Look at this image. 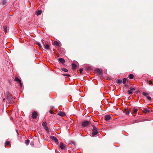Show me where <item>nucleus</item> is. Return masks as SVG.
Masks as SVG:
<instances>
[{"label": "nucleus", "instance_id": "33", "mask_svg": "<svg viewBox=\"0 0 153 153\" xmlns=\"http://www.w3.org/2000/svg\"><path fill=\"white\" fill-rule=\"evenodd\" d=\"M7 98L8 99L9 101H11L12 100V98H10L9 97H8Z\"/></svg>", "mask_w": 153, "mask_h": 153}, {"label": "nucleus", "instance_id": "2", "mask_svg": "<svg viewBox=\"0 0 153 153\" xmlns=\"http://www.w3.org/2000/svg\"><path fill=\"white\" fill-rule=\"evenodd\" d=\"M90 123L89 121L87 120H84L82 123V126L84 127L87 126Z\"/></svg>", "mask_w": 153, "mask_h": 153}, {"label": "nucleus", "instance_id": "27", "mask_svg": "<svg viewBox=\"0 0 153 153\" xmlns=\"http://www.w3.org/2000/svg\"><path fill=\"white\" fill-rule=\"evenodd\" d=\"M130 113V112L128 111H125V114L127 115H128Z\"/></svg>", "mask_w": 153, "mask_h": 153}, {"label": "nucleus", "instance_id": "25", "mask_svg": "<svg viewBox=\"0 0 153 153\" xmlns=\"http://www.w3.org/2000/svg\"><path fill=\"white\" fill-rule=\"evenodd\" d=\"M30 142V140H26L25 141V143L27 145H28L29 144Z\"/></svg>", "mask_w": 153, "mask_h": 153}, {"label": "nucleus", "instance_id": "1", "mask_svg": "<svg viewBox=\"0 0 153 153\" xmlns=\"http://www.w3.org/2000/svg\"><path fill=\"white\" fill-rule=\"evenodd\" d=\"M93 127L92 135L93 136H95L97 134V128L94 125L93 126Z\"/></svg>", "mask_w": 153, "mask_h": 153}, {"label": "nucleus", "instance_id": "36", "mask_svg": "<svg viewBox=\"0 0 153 153\" xmlns=\"http://www.w3.org/2000/svg\"><path fill=\"white\" fill-rule=\"evenodd\" d=\"M64 76H70V75L69 74H64Z\"/></svg>", "mask_w": 153, "mask_h": 153}, {"label": "nucleus", "instance_id": "6", "mask_svg": "<svg viewBox=\"0 0 153 153\" xmlns=\"http://www.w3.org/2000/svg\"><path fill=\"white\" fill-rule=\"evenodd\" d=\"M111 119V117L110 115H106L105 117V120L106 121H108Z\"/></svg>", "mask_w": 153, "mask_h": 153}, {"label": "nucleus", "instance_id": "23", "mask_svg": "<svg viewBox=\"0 0 153 153\" xmlns=\"http://www.w3.org/2000/svg\"><path fill=\"white\" fill-rule=\"evenodd\" d=\"M44 129L47 132H49V130L48 129V128L47 127V126H46L44 127Z\"/></svg>", "mask_w": 153, "mask_h": 153}, {"label": "nucleus", "instance_id": "5", "mask_svg": "<svg viewBox=\"0 0 153 153\" xmlns=\"http://www.w3.org/2000/svg\"><path fill=\"white\" fill-rule=\"evenodd\" d=\"M57 114L61 116L64 117L66 116V114L64 112L61 111H59Z\"/></svg>", "mask_w": 153, "mask_h": 153}, {"label": "nucleus", "instance_id": "9", "mask_svg": "<svg viewBox=\"0 0 153 153\" xmlns=\"http://www.w3.org/2000/svg\"><path fill=\"white\" fill-rule=\"evenodd\" d=\"M59 62L62 64L64 63H65V60L64 59H63V58H59Z\"/></svg>", "mask_w": 153, "mask_h": 153}, {"label": "nucleus", "instance_id": "39", "mask_svg": "<svg viewBox=\"0 0 153 153\" xmlns=\"http://www.w3.org/2000/svg\"><path fill=\"white\" fill-rule=\"evenodd\" d=\"M30 144H31V145H33V143L31 142Z\"/></svg>", "mask_w": 153, "mask_h": 153}, {"label": "nucleus", "instance_id": "21", "mask_svg": "<svg viewBox=\"0 0 153 153\" xmlns=\"http://www.w3.org/2000/svg\"><path fill=\"white\" fill-rule=\"evenodd\" d=\"M134 75L133 74H131L129 75V78L130 79H132L134 77Z\"/></svg>", "mask_w": 153, "mask_h": 153}, {"label": "nucleus", "instance_id": "30", "mask_svg": "<svg viewBox=\"0 0 153 153\" xmlns=\"http://www.w3.org/2000/svg\"><path fill=\"white\" fill-rule=\"evenodd\" d=\"M7 0H4L2 2V4L3 5H5L7 2Z\"/></svg>", "mask_w": 153, "mask_h": 153}, {"label": "nucleus", "instance_id": "8", "mask_svg": "<svg viewBox=\"0 0 153 153\" xmlns=\"http://www.w3.org/2000/svg\"><path fill=\"white\" fill-rule=\"evenodd\" d=\"M143 111L145 113H149L151 111L150 110L147 109L146 108H143Z\"/></svg>", "mask_w": 153, "mask_h": 153}, {"label": "nucleus", "instance_id": "3", "mask_svg": "<svg viewBox=\"0 0 153 153\" xmlns=\"http://www.w3.org/2000/svg\"><path fill=\"white\" fill-rule=\"evenodd\" d=\"M50 138L52 140L54 141L56 143L58 144L59 142L58 139L54 136H51Z\"/></svg>", "mask_w": 153, "mask_h": 153}, {"label": "nucleus", "instance_id": "19", "mask_svg": "<svg viewBox=\"0 0 153 153\" xmlns=\"http://www.w3.org/2000/svg\"><path fill=\"white\" fill-rule=\"evenodd\" d=\"M42 43L43 44V45H44V46L45 45H46L47 43V41H45L44 40H43V39H42Z\"/></svg>", "mask_w": 153, "mask_h": 153}, {"label": "nucleus", "instance_id": "38", "mask_svg": "<svg viewBox=\"0 0 153 153\" xmlns=\"http://www.w3.org/2000/svg\"><path fill=\"white\" fill-rule=\"evenodd\" d=\"M50 113L51 114H53V111H52L50 110Z\"/></svg>", "mask_w": 153, "mask_h": 153}, {"label": "nucleus", "instance_id": "7", "mask_svg": "<svg viewBox=\"0 0 153 153\" xmlns=\"http://www.w3.org/2000/svg\"><path fill=\"white\" fill-rule=\"evenodd\" d=\"M15 80L16 82H19L20 85L22 87V83L21 82V81L19 79L18 77H16L15 78Z\"/></svg>", "mask_w": 153, "mask_h": 153}, {"label": "nucleus", "instance_id": "11", "mask_svg": "<svg viewBox=\"0 0 153 153\" xmlns=\"http://www.w3.org/2000/svg\"><path fill=\"white\" fill-rule=\"evenodd\" d=\"M44 46L45 47V49H47V50L49 49V46L48 44H46V45H45Z\"/></svg>", "mask_w": 153, "mask_h": 153}, {"label": "nucleus", "instance_id": "35", "mask_svg": "<svg viewBox=\"0 0 153 153\" xmlns=\"http://www.w3.org/2000/svg\"><path fill=\"white\" fill-rule=\"evenodd\" d=\"M83 71V69L80 68L79 69V71L81 73H82V71Z\"/></svg>", "mask_w": 153, "mask_h": 153}, {"label": "nucleus", "instance_id": "17", "mask_svg": "<svg viewBox=\"0 0 153 153\" xmlns=\"http://www.w3.org/2000/svg\"><path fill=\"white\" fill-rule=\"evenodd\" d=\"M96 71L99 74H100L101 73V71L99 69H96Z\"/></svg>", "mask_w": 153, "mask_h": 153}, {"label": "nucleus", "instance_id": "4", "mask_svg": "<svg viewBox=\"0 0 153 153\" xmlns=\"http://www.w3.org/2000/svg\"><path fill=\"white\" fill-rule=\"evenodd\" d=\"M37 114L36 111H33L32 113V118L33 119L36 118L37 117Z\"/></svg>", "mask_w": 153, "mask_h": 153}, {"label": "nucleus", "instance_id": "31", "mask_svg": "<svg viewBox=\"0 0 153 153\" xmlns=\"http://www.w3.org/2000/svg\"><path fill=\"white\" fill-rule=\"evenodd\" d=\"M147 98L148 100H149V101H151L152 100L151 97L149 96H147Z\"/></svg>", "mask_w": 153, "mask_h": 153}, {"label": "nucleus", "instance_id": "24", "mask_svg": "<svg viewBox=\"0 0 153 153\" xmlns=\"http://www.w3.org/2000/svg\"><path fill=\"white\" fill-rule=\"evenodd\" d=\"M142 94L144 96H146V97H147V96H148V94L146 92H143L142 93Z\"/></svg>", "mask_w": 153, "mask_h": 153}, {"label": "nucleus", "instance_id": "40", "mask_svg": "<svg viewBox=\"0 0 153 153\" xmlns=\"http://www.w3.org/2000/svg\"><path fill=\"white\" fill-rule=\"evenodd\" d=\"M5 100V98H4L3 99V101H4V100Z\"/></svg>", "mask_w": 153, "mask_h": 153}, {"label": "nucleus", "instance_id": "13", "mask_svg": "<svg viewBox=\"0 0 153 153\" xmlns=\"http://www.w3.org/2000/svg\"><path fill=\"white\" fill-rule=\"evenodd\" d=\"M122 81L121 79H118L116 80V82L117 83L119 84L121 83Z\"/></svg>", "mask_w": 153, "mask_h": 153}, {"label": "nucleus", "instance_id": "37", "mask_svg": "<svg viewBox=\"0 0 153 153\" xmlns=\"http://www.w3.org/2000/svg\"><path fill=\"white\" fill-rule=\"evenodd\" d=\"M6 145H8L10 144V142H7L6 143Z\"/></svg>", "mask_w": 153, "mask_h": 153}, {"label": "nucleus", "instance_id": "32", "mask_svg": "<svg viewBox=\"0 0 153 153\" xmlns=\"http://www.w3.org/2000/svg\"><path fill=\"white\" fill-rule=\"evenodd\" d=\"M130 89L131 90V91H134V90H135V88H133L132 87H131L130 88Z\"/></svg>", "mask_w": 153, "mask_h": 153}, {"label": "nucleus", "instance_id": "29", "mask_svg": "<svg viewBox=\"0 0 153 153\" xmlns=\"http://www.w3.org/2000/svg\"><path fill=\"white\" fill-rule=\"evenodd\" d=\"M128 94H130L132 93V91L130 89L128 91Z\"/></svg>", "mask_w": 153, "mask_h": 153}, {"label": "nucleus", "instance_id": "28", "mask_svg": "<svg viewBox=\"0 0 153 153\" xmlns=\"http://www.w3.org/2000/svg\"><path fill=\"white\" fill-rule=\"evenodd\" d=\"M37 44L39 46V47H40V48H42V46L41 45V44H40V43H37Z\"/></svg>", "mask_w": 153, "mask_h": 153}, {"label": "nucleus", "instance_id": "34", "mask_svg": "<svg viewBox=\"0 0 153 153\" xmlns=\"http://www.w3.org/2000/svg\"><path fill=\"white\" fill-rule=\"evenodd\" d=\"M152 83V82L151 80H149V85L151 84Z\"/></svg>", "mask_w": 153, "mask_h": 153}, {"label": "nucleus", "instance_id": "18", "mask_svg": "<svg viewBox=\"0 0 153 153\" xmlns=\"http://www.w3.org/2000/svg\"><path fill=\"white\" fill-rule=\"evenodd\" d=\"M138 111L137 108H134L133 109V114H136L137 113V112Z\"/></svg>", "mask_w": 153, "mask_h": 153}, {"label": "nucleus", "instance_id": "12", "mask_svg": "<svg viewBox=\"0 0 153 153\" xmlns=\"http://www.w3.org/2000/svg\"><path fill=\"white\" fill-rule=\"evenodd\" d=\"M3 28L4 29V31L5 33L7 32V27L6 26H3Z\"/></svg>", "mask_w": 153, "mask_h": 153}, {"label": "nucleus", "instance_id": "22", "mask_svg": "<svg viewBox=\"0 0 153 153\" xmlns=\"http://www.w3.org/2000/svg\"><path fill=\"white\" fill-rule=\"evenodd\" d=\"M42 125L44 127L47 126V123L46 122H43L42 123Z\"/></svg>", "mask_w": 153, "mask_h": 153}, {"label": "nucleus", "instance_id": "10", "mask_svg": "<svg viewBox=\"0 0 153 153\" xmlns=\"http://www.w3.org/2000/svg\"><path fill=\"white\" fill-rule=\"evenodd\" d=\"M59 147L62 149H64L65 146H64L63 143H60Z\"/></svg>", "mask_w": 153, "mask_h": 153}, {"label": "nucleus", "instance_id": "20", "mask_svg": "<svg viewBox=\"0 0 153 153\" xmlns=\"http://www.w3.org/2000/svg\"><path fill=\"white\" fill-rule=\"evenodd\" d=\"M61 69L62 71H64L65 72H67L68 71V69H66L65 68H62Z\"/></svg>", "mask_w": 153, "mask_h": 153}, {"label": "nucleus", "instance_id": "26", "mask_svg": "<svg viewBox=\"0 0 153 153\" xmlns=\"http://www.w3.org/2000/svg\"><path fill=\"white\" fill-rule=\"evenodd\" d=\"M127 79L126 78H124L123 79V83L125 84L127 81Z\"/></svg>", "mask_w": 153, "mask_h": 153}, {"label": "nucleus", "instance_id": "16", "mask_svg": "<svg viewBox=\"0 0 153 153\" xmlns=\"http://www.w3.org/2000/svg\"><path fill=\"white\" fill-rule=\"evenodd\" d=\"M76 65L75 64H74V63L72 64V69H75L76 68Z\"/></svg>", "mask_w": 153, "mask_h": 153}, {"label": "nucleus", "instance_id": "14", "mask_svg": "<svg viewBox=\"0 0 153 153\" xmlns=\"http://www.w3.org/2000/svg\"><path fill=\"white\" fill-rule=\"evenodd\" d=\"M42 13V11L41 10H39L36 13V15L37 16H39Z\"/></svg>", "mask_w": 153, "mask_h": 153}, {"label": "nucleus", "instance_id": "15", "mask_svg": "<svg viewBox=\"0 0 153 153\" xmlns=\"http://www.w3.org/2000/svg\"><path fill=\"white\" fill-rule=\"evenodd\" d=\"M54 44L55 45H56V46H59V42H58L57 41H54Z\"/></svg>", "mask_w": 153, "mask_h": 153}]
</instances>
